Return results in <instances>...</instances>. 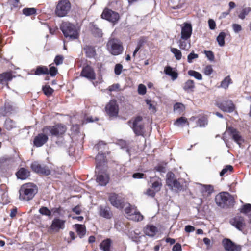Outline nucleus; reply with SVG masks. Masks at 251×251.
Masks as SVG:
<instances>
[{
    "instance_id": "f257e3e1",
    "label": "nucleus",
    "mask_w": 251,
    "mask_h": 251,
    "mask_svg": "<svg viewBox=\"0 0 251 251\" xmlns=\"http://www.w3.org/2000/svg\"><path fill=\"white\" fill-rule=\"evenodd\" d=\"M37 186L32 183L23 184L20 189L19 199L25 201L31 200L37 193Z\"/></svg>"
},
{
    "instance_id": "f03ea898",
    "label": "nucleus",
    "mask_w": 251,
    "mask_h": 251,
    "mask_svg": "<svg viewBox=\"0 0 251 251\" xmlns=\"http://www.w3.org/2000/svg\"><path fill=\"white\" fill-rule=\"evenodd\" d=\"M216 204L222 208L228 207L234 205V198L227 192H222L218 194L215 198Z\"/></svg>"
},
{
    "instance_id": "7ed1b4c3",
    "label": "nucleus",
    "mask_w": 251,
    "mask_h": 251,
    "mask_svg": "<svg viewBox=\"0 0 251 251\" xmlns=\"http://www.w3.org/2000/svg\"><path fill=\"white\" fill-rule=\"evenodd\" d=\"M64 36L73 40L77 39L78 37V30L76 26L69 22H63L60 27Z\"/></svg>"
},
{
    "instance_id": "20e7f679",
    "label": "nucleus",
    "mask_w": 251,
    "mask_h": 251,
    "mask_svg": "<svg viewBox=\"0 0 251 251\" xmlns=\"http://www.w3.org/2000/svg\"><path fill=\"white\" fill-rule=\"evenodd\" d=\"M107 49L112 55H117L123 50L122 44L118 39L110 38L106 45Z\"/></svg>"
},
{
    "instance_id": "39448f33",
    "label": "nucleus",
    "mask_w": 251,
    "mask_h": 251,
    "mask_svg": "<svg viewBox=\"0 0 251 251\" xmlns=\"http://www.w3.org/2000/svg\"><path fill=\"white\" fill-rule=\"evenodd\" d=\"M66 129L65 126L61 124H58L53 126H46L42 129V131L52 136H60L65 133Z\"/></svg>"
},
{
    "instance_id": "423d86ee",
    "label": "nucleus",
    "mask_w": 251,
    "mask_h": 251,
    "mask_svg": "<svg viewBox=\"0 0 251 251\" xmlns=\"http://www.w3.org/2000/svg\"><path fill=\"white\" fill-rule=\"evenodd\" d=\"M71 9V4L68 0H62L58 2L55 10V14L60 17L67 15Z\"/></svg>"
},
{
    "instance_id": "0eeeda50",
    "label": "nucleus",
    "mask_w": 251,
    "mask_h": 251,
    "mask_svg": "<svg viewBox=\"0 0 251 251\" xmlns=\"http://www.w3.org/2000/svg\"><path fill=\"white\" fill-rule=\"evenodd\" d=\"M166 184L172 190L177 191L182 189L180 182L175 178V175L172 172L167 174Z\"/></svg>"
},
{
    "instance_id": "6e6552de",
    "label": "nucleus",
    "mask_w": 251,
    "mask_h": 251,
    "mask_svg": "<svg viewBox=\"0 0 251 251\" xmlns=\"http://www.w3.org/2000/svg\"><path fill=\"white\" fill-rule=\"evenodd\" d=\"M109 201L112 206L117 208L122 209L124 207V199L118 194L114 193L110 194Z\"/></svg>"
},
{
    "instance_id": "1a4fd4ad",
    "label": "nucleus",
    "mask_w": 251,
    "mask_h": 251,
    "mask_svg": "<svg viewBox=\"0 0 251 251\" xmlns=\"http://www.w3.org/2000/svg\"><path fill=\"white\" fill-rule=\"evenodd\" d=\"M222 245L226 251H241L242 247L236 244L230 239L224 238L222 241Z\"/></svg>"
},
{
    "instance_id": "9d476101",
    "label": "nucleus",
    "mask_w": 251,
    "mask_h": 251,
    "mask_svg": "<svg viewBox=\"0 0 251 251\" xmlns=\"http://www.w3.org/2000/svg\"><path fill=\"white\" fill-rule=\"evenodd\" d=\"M105 111L110 117H116L118 115L119 108L115 100H110L105 106Z\"/></svg>"
},
{
    "instance_id": "9b49d317",
    "label": "nucleus",
    "mask_w": 251,
    "mask_h": 251,
    "mask_svg": "<svg viewBox=\"0 0 251 251\" xmlns=\"http://www.w3.org/2000/svg\"><path fill=\"white\" fill-rule=\"evenodd\" d=\"M102 18L113 23H116L119 19L120 16L117 12L108 9H105L101 14Z\"/></svg>"
},
{
    "instance_id": "f8f14e48",
    "label": "nucleus",
    "mask_w": 251,
    "mask_h": 251,
    "mask_svg": "<svg viewBox=\"0 0 251 251\" xmlns=\"http://www.w3.org/2000/svg\"><path fill=\"white\" fill-rule=\"evenodd\" d=\"M31 167L33 171L40 174L48 176L51 173L50 170L46 165L37 162H33Z\"/></svg>"
},
{
    "instance_id": "ddd939ff",
    "label": "nucleus",
    "mask_w": 251,
    "mask_h": 251,
    "mask_svg": "<svg viewBox=\"0 0 251 251\" xmlns=\"http://www.w3.org/2000/svg\"><path fill=\"white\" fill-rule=\"evenodd\" d=\"M226 132L229 133L232 139L241 147L244 142V139L240 133L232 127H228Z\"/></svg>"
},
{
    "instance_id": "4468645a",
    "label": "nucleus",
    "mask_w": 251,
    "mask_h": 251,
    "mask_svg": "<svg viewBox=\"0 0 251 251\" xmlns=\"http://www.w3.org/2000/svg\"><path fill=\"white\" fill-rule=\"evenodd\" d=\"M181 37L184 39H190L192 33V27L190 24L184 23L181 25Z\"/></svg>"
},
{
    "instance_id": "2eb2a0df",
    "label": "nucleus",
    "mask_w": 251,
    "mask_h": 251,
    "mask_svg": "<svg viewBox=\"0 0 251 251\" xmlns=\"http://www.w3.org/2000/svg\"><path fill=\"white\" fill-rule=\"evenodd\" d=\"M49 135V134H47L44 133L43 132V133L39 134L34 138L33 141L34 145L37 147L42 146L44 144H45L47 142L48 140V135Z\"/></svg>"
},
{
    "instance_id": "dca6fc26",
    "label": "nucleus",
    "mask_w": 251,
    "mask_h": 251,
    "mask_svg": "<svg viewBox=\"0 0 251 251\" xmlns=\"http://www.w3.org/2000/svg\"><path fill=\"white\" fill-rule=\"evenodd\" d=\"M14 163V158L8 156L0 158V170L3 171Z\"/></svg>"
},
{
    "instance_id": "f3484780",
    "label": "nucleus",
    "mask_w": 251,
    "mask_h": 251,
    "mask_svg": "<svg viewBox=\"0 0 251 251\" xmlns=\"http://www.w3.org/2000/svg\"><path fill=\"white\" fill-rule=\"evenodd\" d=\"M7 186L2 184L0 185V204H6L10 202L7 194H6Z\"/></svg>"
},
{
    "instance_id": "a211bd4d",
    "label": "nucleus",
    "mask_w": 251,
    "mask_h": 251,
    "mask_svg": "<svg viewBox=\"0 0 251 251\" xmlns=\"http://www.w3.org/2000/svg\"><path fill=\"white\" fill-rule=\"evenodd\" d=\"M81 75L92 80L96 78L95 73L93 69L90 66H86L83 69Z\"/></svg>"
},
{
    "instance_id": "6ab92c4d",
    "label": "nucleus",
    "mask_w": 251,
    "mask_h": 251,
    "mask_svg": "<svg viewBox=\"0 0 251 251\" xmlns=\"http://www.w3.org/2000/svg\"><path fill=\"white\" fill-rule=\"evenodd\" d=\"M218 106L222 110L229 113L233 112L235 109V106L231 100L218 103Z\"/></svg>"
},
{
    "instance_id": "aec40b11",
    "label": "nucleus",
    "mask_w": 251,
    "mask_h": 251,
    "mask_svg": "<svg viewBox=\"0 0 251 251\" xmlns=\"http://www.w3.org/2000/svg\"><path fill=\"white\" fill-rule=\"evenodd\" d=\"M230 223L238 230L242 231L245 224L244 218L241 216H236L230 220Z\"/></svg>"
},
{
    "instance_id": "412c9836",
    "label": "nucleus",
    "mask_w": 251,
    "mask_h": 251,
    "mask_svg": "<svg viewBox=\"0 0 251 251\" xmlns=\"http://www.w3.org/2000/svg\"><path fill=\"white\" fill-rule=\"evenodd\" d=\"M144 234L149 237H153L158 232V228L152 225H146L143 229Z\"/></svg>"
},
{
    "instance_id": "4be33fe9",
    "label": "nucleus",
    "mask_w": 251,
    "mask_h": 251,
    "mask_svg": "<svg viewBox=\"0 0 251 251\" xmlns=\"http://www.w3.org/2000/svg\"><path fill=\"white\" fill-rule=\"evenodd\" d=\"M65 221L63 220L55 218L52 221L51 228L56 231L60 229H63L65 227Z\"/></svg>"
},
{
    "instance_id": "5701e85b",
    "label": "nucleus",
    "mask_w": 251,
    "mask_h": 251,
    "mask_svg": "<svg viewBox=\"0 0 251 251\" xmlns=\"http://www.w3.org/2000/svg\"><path fill=\"white\" fill-rule=\"evenodd\" d=\"M96 181L101 186L106 185L109 181V176L106 173H98Z\"/></svg>"
},
{
    "instance_id": "b1692460",
    "label": "nucleus",
    "mask_w": 251,
    "mask_h": 251,
    "mask_svg": "<svg viewBox=\"0 0 251 251\" xmlns=\"http://www.w3.org/2000/svg\"><path fill=\"white\" fill-rule=\"evenodd\" d=\"M150 182L151 183V188H152L156 192L160 190L162 184L161 179L160 178L158 177L151 178Z\"/></svg>"
},
{
    "instance_id": "393cba45",
    "label": "nucleus",
    "mask_w": 251,
    "mask_h": 251,
    "mask_svg": "<svg viewBox=\"0 0 251 251\" xmlns=\"http://www.w3.org/2000/svg\"><path fill=\"white\" fill-rule=\"evenodd\" d=\"M14 77L11 71L0 74V84H6L8 81L11 80Z\"/></svg>"
},
{
    "instance_id": "a878e982",
    "label": "nucleus",
    "mask_w": 251,
    "mask_h": 251,
    "mask_svg": "<svg viewBox=\"0 0 251 251\" xmlns=\"http://www.w3.org/2000/svg\"><path fill=\"white\" fill-rule=\"evenodd\" d=\"M199 188L201 192L204 196H208L212 193L213 191V187L209 185L200 184Z\"/></svg>"
},
{
    "instance_id": "bb28decb",
    "label": "nucleus",
    "mask_w": 251,
    "mask_h": 251,
    "mask_svg": "<svg viewBox=\"0 0 251 251\" xmlns=\"http://www.w3.org/2000/svg\"><path fill=\"white\" fill-rule=\"evenodd\" d=\"M178 46L181 50H188L191 47V43L190 39H184L181 38L178 42Z\"/></svg>"
},
{
    "instance_id": "cd10ccee",
    "label": "nucleus",
    "mask_w": 251,
    "mask_h": 251,
    "mask_svg": "<svg viewBox=\"0 0 251 251\" xmlns=\"http://www.w3.org/2000/svg\"><path fill=\"white\" fill-rule=\"evenodd\" d=\"M29 176V171L24 168H21L18 172H17V177L18 179L25 180L28 178Z\"/></svg>"
},
{
    "instance_id": "c85d7f7f",
    "label": "nucleus",
    "mask_w": 251,
    "mask_h": 251,
    "mask_svg": "<svg viewBox=\"0 0 251 251\" xmlns=\"http://www.w3.org/2000/svg\"><path fill=\"white\" fill-rule=\"evenodd\" d=\"M100 216L106 219L111 218L112 214L109 207L106 206H100Z\"/></svg>"
},
{
    "instance_id": "c756f323",
    "label": "nucleus",
    "mask_w": 251,
    "mask_h": 251,
    "mask_svg": "<svg viewBox=\"0 0 251 251\" xmlns=\"http://www.w3.org/2000/svg\"><path fill=\"white\" fill-rule=\"evenodd\" d=\"M96 172H98L100 169V167L102 163L105 162V157L104 154L99 153L96 157Z\"/></svg>"
},
{
    "instance_id": "7c9ffc66",
    "label": "nucleus",
    "mask_w": 251,
    "mask_h": 251,
    "mask_svg": "<svg viewBox=\"0 0 251 251\" xmlns=\"http://www.w3.org/2000/svg\"><path fill=\"white\" fill-rule=\"evenodd\" d=\"M170 3L173 9H180L185 4V0H171Z\"/></svg>"
},
{
    "instance_id": "2f4dec72",
    "label": "nucleus",
    "mask_w": 251,
    "mask_h": 251,
    "mask_svg": "<svg viewBox=\"0 0 251 251\" xmlns=\"http://www.w3.org/2000/svg\"><path fill=\"white\" fill-rule=\"evenodd\" d=\"M164 73L168 75L171 76L172 80H176L178 77L177 73L174 71L170 66H167L165 68Z\"/></svg>"
},
{
    "instance_id": "473e14b6",
    "label": "nucleus",
    "mask_w": 251,
    "mask_h": 251,
    "mask_svg": "<svg viewBox=\"0 0 251 251\" xmlns=\"http://www.w3.org/2000/svg\"><path fill=\"white\" fill-rule=\"evenodd\" d=\"M13 110L12 107L9 104L0 107V114L3 116H8Z\"/></svg>"
},
{
    "instance_id": "72a5a7b5",
    "label": "nucleus",
    "mask_w": 251,
    "mask_h": 251,
    "mask_svg": "<svg viewBox=\"0 0 251 251\" xmlns=\"http://www.w3.org/2000/svg\"><path fill=\"white\" fill-rule=\"evenodd\" d=\"M75 227L77 231L78 236L82 238L86 233V228L84 225L75 224Z\"/></svg>"
},
{
    "instance_id": "f704fd0d",
    "label": "nucleus",
    "mask_w": 251,
    "mask_h": 251,
    "mask_svg": "<svg viewBox=\"0 0 251 251\" xmlns=\"http://www.w3.org/2000/svg\"><path fill=\"white\" fill-rule=\"evenodd\" d=\"M195 84L193 80H188L184 84L183 89L187 92H191L194 91Z\"/></svg>"
},
{
    "instance_id": "c9c22d12",
    "label": "nucleus",
    "mask_w": 251,
    "mask_h": 251,
    "mask_svg": "<svg viewBox=\"0 0 251 251\" xmlns=\"http://www.w3.org/2000/svg\"><path fill=\"white\" fill-rule=\"evenodd\" d=\"M111 241L109 239L103 240L100 244V249L104 251H110Z\"/></svg>"
},
{
    "instance_id": "e433bc0d",
    "label": "nucleus",
    "mask_w": 251,
    "mask_h": 251,
    "mask_svg": "<svg viewBox=\"0 0 251 251\" xmlns=\"http://www.w3.org/2000/svg\"><path fill=\"white\" fill-rule=\"evenodd\" d=\"M227 33L225 32H221L217 36L216 40L218 45L220 47H223L225 45V38L226 36L227 35Z\"/></svg>"
},
{
    "instance_id": "4c0bfd02",
    "label": "nucleus",
    "mask_w": 251,
    "mask_h": 251,
    "mask_svg": "<svg viewBox=\"0 0 251 251\" xmlns=\"http://www.w3.org/2000/svg\"><path fill=\"white\" fill-rule=\"evenodd\" d=\"M84 50L88 57L92 58L96 54L95 50L92 47L87 46L84 47Z\"/></svg>"
},
{
    "instance_id": "58836bf2",
    "label": "nucleus",
    "mask_w": 251,
    "mask_h": 251,
    "mask_svg": "<svg viewBox=\"0 0 251 251\" xmlns=\"http://www.w3.org/2000/svg\"><path fill=\"white\" fill-rule=\"evenodd\" d=\"M143 216L140 213L139 211L136 210L135 211H134L133 214H130L129 219L135 221L139 222L143 220Z\"/></svg>"
},
{
    "instance_id": "ea45409f",
    "label": "nucleus",
    "mask_w": 251,
    "mask_h": 251,
    "mask_svg": "<svg viewBox=\"0 0 251 251\" xmlns=\"http://www.w3.org/2000/svg\"><path fill=\"white\" fill-rule=\"evenodd\" d=\"M36 75H41L42 74H49V70L46 66H38L37 67L36 70L34 73Z\"/></svg>"
},
{
    "instance_id": "a19ab883",
    "label": "nucleus",
    "mask_w": 251,
    "mask_h": 251,
    "mask_svg": "<svg viewBox=\"0 0 251 251\" xmlns=\"http://www.w3.org/2000/svg\"><path fill=\"white\" fill-rule=\"evenodd\" d=\"M185 110V106L181 103H176L174 106V111L178 114H181Z\"/></svg>"
},
{
    "instance_id": "79ce46f5",
    "label": "nucleus",
    "mask_w": 251,
    "mask_h": 251,
    "mask_svg": "<svg viewBox=\"0 0 251 251\" xmlns=\"http://www.w3.org/2000/svg\"><path fill=\"white\" fill-rule=\"evenodd\" d=\"M132 129L137 135H140L143 133V126L141 124H133Z\"/></svg>"
},
{
    "instance_id": "37998d69",
    "label": "nucleus",
    "mask_w": 251,
    "mask_h": 251,
    "mask_svg": "<svg viewBox=\"0 0 251 251\" xmlns=\"http://www.w3.org/2000/svg\"><path fill=\"white\" fill-rule=\"evenodd\" d=\"M171 52L174 55L177 60H180L182 58V53L180 50L177 48H171Z\"/></svg>"
},
{
    "instance_id": "c03bdc74",
    "label": "nucleus",
    "mask_w": 251,
    "mask_h": 251,
    "mask_svg": "<svg viewBox=\"0 0 251 251\" xmlns=\"http://www.w3.org/2000/svg\"><path fill=\"white\" fill-rule=\"evenodd\" d=\"M207 119L205 116L200 118L197 121V126L199 127H204L207 125Z\"/></svg>"
},
{
    "instance_id": "a18cd8bd",
    "label": "nucleus",
    "mask_w": 251,
    "mask_h": 251,
    "mask_svg": "<svg viewBox=\"0 0 251 251\" xmlns=\"http://www.w3.org/2000/svg\"><path fill=\"white\" fill-rule=\"evenodd\" d=\"M188 74L189 75L193 76L198 80H201L202 78V75L199 72L194 70H189L188 72Z\"/></svg>"
},
{
    "instance_id": "49530a36",
    "label": "nucleus",
    "mask_w": 251,
    "mask_h": 251,
    "mask_svg": "<svg viewBox=\"0 0 251 251\" xmlns=\"http://www.w3.org/2000/svg\"><path fill=\"white\" fill-rule=\"evenodd\" d=\"M14 125L15 123L13 120L7 118L5 120L4 126L7 129L10 130L14 127Z\"/></svg>"
},
{
    "instance_id": "de8ad7c7",
    "label": "nucleus",
    "mask_w": 251,
    "mask_h": 251,
    "mask_svg": "<svg viewBox=\"0 0 251 251\" xmlns=\"http://www.w3.org/2000/svg\"><path fill=\"white\" fill-rule=\"evenodd\" d=\"M231 83V80L229 76H227L221 82V87L224 89H227Z\"/></svg>"
},
{
    "instance_id": "09e8293b",
    "label": "nucleus",
    "mask_w": 251,
    "mask_h": 251,
    "mask_svg": "<svg viewBox=\"0 0 251 251\" xmlns=\"http://www.w3.org/2000/svg\"><path fill=\"white\" fill-rule=\"evenodd\" d=\"M251 11V7H245L243 8L238 16L239 18L242 20L244 19L246 16Z\"/></svg>"
},
{
    "instance_id": "8fccbe9b",
    "label": "nucleus",
    "mask_w": 251,
    "mask_h": 251,
    "mask_svg": "<svg viewBox=\"0 0 251 251\" xmlns=\"http://www.w3.org/2000/svg\"><path fill=\"white\" fill-rule=\"evenodd\" d=\"M36 11L34 8H25L23 10V13L26 16H30L35 14Z\"/></svg>"
},
{
    "instance_id": "3c124183",
    "label": "nucleus",
    "mask_w": 251,
    "mask_h": 251,
    "mask_svg": "<svg viewBox=\"0 0 251 251\" xmlns=\"http://www.w3.org/2000/svg\"><path fill=\"white\" fill-rule=\"evenodd\" d=\"M187 122V119L184 117H181L176 120L174 125L177 126H180Z\"/></svg>"
},
{
    "instance_id": "603ef678",
    "label": "nucleus",
    "mask_w": 251,
    "mask_h": 251,
    "mask_svg": "<svg viewBox=\"0 0 251 251\" xmlns=\"http://www.w3.org/2000/svg\"><path fill=\"white\" fill-rule=\"evenodd\" d=\"M251 212V204H246L241 209V212L244 214H249Z\"/></svg>"
},
{
    "instance_id": "864d4df0",
    "label": "nucleus",
    "mask_w": 251,
    "mask_h": 251,
    "mask_svg": "<svg viewBox=\"0 0 251 251\" xmlns=\"http://www.w3.org/2000/svg\"><path fill=\"white\" fill-rule=\"evenodd\" d=\"M233 170V167L231 165H226L220 172V176H223L228 172H231Z\"/></svg>"
},
{
    "instance_id": "5fc2aeb1",
    "label": "nucleus",
    "mask_w": 251,
    "mask_h": 251,
    "mask_svg": "<svg viewBox=\"0 0 251 251\" xmlns=\"http://www.w3.org/2000/svg\"><path fill=\"white\" fill-rule=\"evenodd\" d=\"M198 57V54H196L194 51H192L188 55L187 61L189 63H191L193 62L194 59H197Z\"/></svg>"
},
{
    "instance_id": "6e6d98bb",
    "label": "nucleus",
    "mask_w": 251,
    "mask_h": 251,
    "mask_svg": "<svg viewBox=\"0 0 251 251\" xmlns=\"http://www.w3.org/2000/svg\"><path fill=\"white\" fill-rule=\"evenodd\" d=\"M137 209L132 206L129 205L128 207H126L125 209V212L127 214L128 218L129 219L130 214H132L134 213V211H136Z\"/></svg>"
},
{
    "instance_id": "4d7b16f0",
    "label": "nucleus",
    "mask_w": 251,
    "mask_h": 251,
    "mask_svg": "<svg viewBox=\"0 0 251 251\" xmlns=\"http://www.w3.org/2000/svg\"><path fill=\"white\" fill-rule=\"evenodd\" d=\"M43 91H44V94L47 96H50L53 92V90L49 86H45L43 87Z\"/></svg>"
},
{
    "instance_id": "13d9d810",
    "label": "nucleus",
    "mask_w": 251,
    "mask_h": 251,
    "mask_svg": "<svg viewBox=\"0 0 251 251\" xmlns=\"http://www.w3.org/2000/svg\"><path fill=\"white\" fill-rule=\"evenodd\" d=\"M39 212L44 215L50 216L51 212L46 207H42L39 209Z\"/></svg>"
},
{
    "instance_id": "bf43d9fd",
    "label": "nucleus",
    "mask_w": 251,
    "mask_h": 251,
    "mask_svg": "<svg viewBox=\"0 0 251 251\" xmlns=\"http://www.w3.org/2000/svg\"><path fill=\"white\" fill-rule=\"evenodd\" d=\"M138 92L140 95H145L146 93V86L142 84H139L138 88Z\"/></svg>"
},
{
    "instance_id": "052dcab7",
    "label": "nucleus",
    "mask_w": 251,
    "mask_h": 251,
    "mask_svg": "<svg viewBox=\"0 0 251 251\" xmlns=\"http://www.w3.org/2000/svg\"><path fill=\"white\" fill-rule=\"evenodd\" d=\"M156 192L152 188H148L147 189L144 194L148 196L153 197Z\"/></svg>"
},
{
    "instance_id": "680f3d73",
    "label": "nucleus",
    "mask_w": 251,
    "mask_h": 251,
    "mask_svg": "<svg viewBox=\"0 0 251 251\" xmlns=\"http://www.w3.org/2000/svg\"><path fill=\"white\" fill-rule=\"evenodd\" d=\"M212 72L213 69L211 65H207L204 69V73L206 75H210Z\"/></svg>"
},
{
    "instance_id": "e2e57ef3",
    "label": "nucleus",
    "mask_w": 251,
    "mask_h": 251,
    "mask_svg": "<svg viewBox=\"0 0 251 251\" xmlns=\"http://www.w3.org/2000/svg\"><path fill=\"white\" fill-rule=\"evenodd\" d=\"M204 54L207 58L211 61H212L214 59V55L212 51H204Z\"/></svg>"
},
{
    "instance_id": "0e129e2a",
    "label": "nucleus",
    "mask_w": 251,
    "mask_h": 251,
    "mask_svg": "<svg viewBox=\"0 0 251 251\" xmlns=\"http://www.w3.org/2000/svg\"><path fill=\"white\" fill-rule=\"evenodd\" d=\"M146 102L149 106V109L151 110L152 112H154L155 111V108L151 100H146Z\"/></svg>"
},
{
    "instance_id": "69168bd1",
    "label": "nucleus",
    "mask_w": 251,
    "mask_h": 251,
    "mask_svg": "<svg viewBox=\"0 0 251 251\" xmlns=\"http://www.w3.org/2000/svg\"><path fill=\"white\" fill-rule=\"evenodd\" d=\"M123 66L120 64H117L115 67L114 72L116 75H119L122 72Z\"/></svg>"
},
{
    "instance_id": "338daca9",
    "label": "nucleus",
    "mask_w": 251,
    "mask_h": 251,
    "mask_svg": "<svg viewBox=\"0 0 251 251\" xmlns=\"http://www.w3.org/2000/svg\"><path fill=\"white\" fill-rule=\"evenodd\" d=\"M233 31L235 33H238L242 30L241 26L237 24H233L232 25Z\"/></svg>"
},
{
    "instance_id": "774afa93",
    "label": "nucleus",
    "mask_w": 251,
    "mask_h": 251,
    "mask_svg": "<svg viewBox=\"0 0 251 251\" xmlns=\"http://www.w3.org/2000/svg\"><path fill=\"white\" fill-rule=\"evenodd\" d=\"M57 73V69L55 67H51L50 68V70L49 71V73L50 74V75L52 76H55Z\"/></svg>"
}]
</instances>
